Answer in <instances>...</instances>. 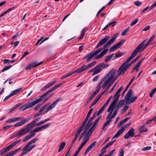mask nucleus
Wrapping results in <instances>:
<instances>
[{
  "label": "nucleus",
  "instance_id": "obj_1",
  "mask_svg": "<svg viewBox=\"0 0 156 156\" xmlns=\"http://www.w3.org/2000/svg\"><path fill=\"white\" fill-rule=\"evenodd\" d=\"M116 69H112L107 74L102 78V81H103V83L102 85V87L105 89L108 85L107 88L105 90L106 91L117 78L118 75L116 74Z\"/></svg>",
  "mask_w": 156,
  "mask_h": 156
},
{
  "label": "nucleus",
  "instance_id": "obj_2",
  "mask_svg": "<svg viewBox=\"0 0 156 156\" xmlns=\"http://www.w3.org/2000/svg\"><path fill=\"white\" fill-rule=\"evenodd\" d=\"M55 89H54V87H53L52 88H51L47 92L43 95H42L40 98H39L37 100L31 102H29L25 104L24 105L20 108L19 110H22L23 111H24L27 109L33 107L35 105L40 102L42 100L44 99V101H46L49 97H48V98L46 97L47 94L53 91Z\"/></svg>",
  "mask_w": 156,
  "mask_h": 156
},
{
  "label": "nucleus",
  "instance_id": "obj_3",
  "mask_svg": "<svg viewBox=\"0 0 156 156\" xmlns=\"http://www.w3.org/2000/svg\"><path fill=\"white\" fill-rule=\"evenodd\" d=\"M119 33L115 34L113 37L110 40H109L103 46V48H99L97 50L91 52L88 54L86 56L83 57V59H87V61L88 62L93 57L99 53L102 50L103 48H108L110 45L115 40V39L118 35Z\"/></svg>",
  "mask_w": 156,
  "mask_h": 156
},
{
  "label": "nucleus",
  "instance_id": "obj_4",
  "mask_svg": "<svg viewBox=\"0 0 156 156\" xmlns=\"http://www.w3.org/2000/svg\"><path fill=\"white\" fill-rule=\"evenodd\" d=\"M138 48H136L132 52L131 55L127 59L119 68V70L117 72L118 73V75L120 76L121 75H123L126 71L128 67L130 65L128 63V62L135 57L138 53L137 51Z\"/></svg>",
  "mask_w": 156,
  "mask_h": 156
},
{
  "label": "nucleus",
  "instance_id": "obj_5",
  "mask_svg": "<svg viewBox=\"0 0 156 156\" xmlns=\"http://www.w3.org/2000/svg\"><path fill=\"white\" fill-rule=\"evenodd\" d=\"M109 66L108 64H105L103 62L95 66L94 69L90 70L89 72L90 73L93 71L92 75H94L100 72L102 69L108 67Z\"/></svg>",
  "mask_w": 156,
  "mask_h": 156
},
{
  "label": "nucleus",
  "instance_id": "obj_6",
  "mask_svg": "<svg viewBox=\"0 0 156 156\" xmlns=\"http://www.w3.org/2000/svg\"><path fill=\"white\" fill-rule=\"evenodd\" d=\"M40 126L37 127L31 131L30 133L24 137L22 141L25 142L33 137L36 134V133L41 131Z\"/></svg>",
  "mask_w": 156,
  "mask_h": 156
},
{
  "label": "nucleus",
  "instance_id": "obj_7",
  "mask_svg": "<svg viewBox=\"0 0 156 156\" xmlns=\"http://www.w3.org/2000/svg\"><path fill=\"white\" fill-rule=\"evenodd\" d=\"M32 129L31 127L28 125L25 126L24 127L21 129L18 132L16 133L18 137H20L24 135L25 134L28 133Z\"/></svg>",
  "mask_w": 156,
  "mask_h": 156
},
{
  "label": "nucleus",
  "instance_id": "obj_8",
  "mask_svg": "<svg viewBox=\"0 0 156 156\" xmlns=\"http://www.w3.org/2000/svg\"><path fill=\"white\" fill-rule=\"evenodd\" d=\"M117 102V99H115V100L113 101L112 103L109 106L108 110V112H110L109 115L107 117L106 119H107L108 118H112V115H111L113 111L114 110V108Z\"/></svg>",
  "mask_w": 156,
  "mask_h": 156
},
{
  "label": "nucleus",
  "instance_id": "obj_9",
  "mask_svg": "<svg viewBox=\"0 0 156 156\" xmlns=\"http://www.w3.org/2000/svg\"><path fill=\"white\" fill-rule=\"evenodd\" d=\"M132 94V90H129L125 98V99L127 103L130 104L133 103L137 98L136 96H135L133 98H130Z\"/></svg>",
  "mask_w": 156,
  "mask_h": 156
},
{
  "label": "nucleus",
  "instance_id": "obj_10",
  "mask_svg": "<svg viewBox=\"0 0 156 156\" xmlns=\"http://www.w3.org/2000/svg\"><path fill=\"white\" fill-rule=\"evenodd\" d=\"M131 124V122H130L129 123H126L125 125L121 127V128L119 129L117 133L115 134L114 136L112 138V140L113 139L115 138H117L124 131L125 129Z\"/></svg>",
  "mask_w": 156,
  "mask_h": 156
},
{
  "label": "nucleus",
  "instance_id": "obj_11",
  "mask_svg": "<svg viewBox=\"0 0 156 156\" xmlns=\"http://www.w3.org/2000/svg\"><path fill=\"white\" fill-rule=\"evenodd\" d=\"M36 145H31L28 143L23 148L22 150L23 151L26 153L30 151L33 148H34Z\"/></svg>",
  "mask_w": 156,
  "mask_h": 156
},
{
  "label": "nucleus",
  "instance_id": "obj_12",
  "mask_svg": "<svg viewBox=\"0 0 156 156\" xmlns=\"http://www.w3.org/2000/svg\"><path fill=\"white\" fill-rule=\"evenodd\" d=\"M90 136L89 135L87 134H86V135L83 138V140H84L83 141L81 144L78 149L80 151L82 149L83 147L85 145L89 140Z\"/></svg>",
  "mask_w": 156,
  "mask_h": 156
},
{
  "label": "nucleus",
  "instance_id": "obj_13",
  "mask_svg": "<svg viewBox=\"0 0 156 156\" xmlns=\"http://www.w3.org/2000/svg\"><path fill=\"white\" fill-rule=\"evenodd\" d=\"M96 63L95 61H94L92 62L87 65H83L81 67H80V70L81 72H82L87 69L91 67L94 65Z\"/></svg>",
  "mask_w": 156,
  "mask_h": 156
},
{
  "label": "nucleus",
  "instance_id": "obj_14",
  "mask_svg": "<svg viewBox=\"0 0 156 156\" xmlns=\"http://www.w3.org/2000/svg\"><path fill=\"white\" fill-rule=\"evenodd\" d=\"M150 43L148 41L144 46V42L141 43L136 48H138L137 49V51L138 52H141L146 47H147L149 44Z\"/></svg>",
  "mask_w": 156,
  "mask_h": 156
},
{
  "label": "nucleus",
  "instance_id": "obj_15",
  "mask_svg": "<svg viewBox=\"0 0 156 156\" xmlns=\"http://www.w3.org/2000/svg\"><path fill=\"white\" fill-rule=\"evenodd\" d=\"M61 97H60L56 99L52 104H51L47 108L46 112H48V111L54 108L57 104V103L61 100Z\"/></svg>",
  "mask_w": 156,
  "mask_h": 156
},
{
  "label": "nucleus",
  "instance_id": "obj_16",
  "mask_svg": "<svg viewBox=\"0 0 156 156\" xmlns=\"http://www.w3.org/2000/svg\"><path fill=\"white\" fill-rule=\"evenodd\" d=\"M134 135V129L133 128L130 129L128 132L126 133L124 136L126 139H128L129 137H133Z\"/></svg>",
  "mask_w": 156,
  "mask_h": 156
},
{
  "label": "nucleus",
  "instance_id": "obj_17",
  "mask_svg": "<svg viewBox=\"0 0 156 156\" xmlns=\"http://www.w3.org/2000/svg\"><path fill=\"white\" fill-rule=\"evenodd\" d=\"M109 38L110 37L109 36H107L102 38L96 47V48H98L101 45L104 44L109 39Z\"/></svg>",
  "mask_w": 156,
  "mask_h": 156
},
{
  "label": "nucleus",
  "instance_id": "obj_18",
  "mask_svg": "<svg viewBox=\"0 0 156 156\" xmlns=\"http://www.w3.org/2000/svg\"><path fill=\"white\" fill-rule=\"evenodd\" d=\"M96 113L97 112H96L89 119L87 123L86 124V125L84 127V129H89L90 126V125H91V124H92V122L91 123V122L94 118L97 115Z\"/></svg>",
  "mask_w": 156,
  "mask_h": 156
},
{
  "label": "nucleus",
  "instance_id": "obj_19",
  "mask_svg": "<svg viewBox=\"0 0 156 156\" xmlns=\"http://www.w3.org/2000/svg\"><path fill=\"white\" fill-rule=\"evenodd\" d=\"M97 144L96 141H94L93 143L91 144L89 147L87 148L84 152V155H86L87 153L90 151L93 148H94Z\"/></svg>",
  "mask_w": 156,
  "mask_h": 156
},
{
  "label": "nucleus",
  "instance_id": "obj_20",
  "mask_svg": "<svg viewBox=\"0 0 156 156\" xmlns=\"http://www.w3.org/2000/svg\"><path fill=\"white\" fill-rule=\"evenodd\" d=\"M97 123L94 122L92 126L90 127L88 129V131L87 134L90 136L92 134V132L95 129L96 125Z\"/></svg>",
  "mask_w": 156,
  "mask_h": 156
},
{
  "label": "nucleus",
  "instance_id": "obj_21",
  "mask_svg": "<svg viewBox=\"0 0 156 156\" xmlns=\"http://www.w3.org/2000/svg\"><path fill=\"white\" fill-rule=\"evenodd\" d=\"M108 49H105L102 51L98 55L95 57L96 59H99L102 58L108 51Z\"/></svg>",
  "mask_w": 156,
  "mask_h": 156
},
{
  "label": "nucleus",
  "instance_id": "obj_22",
  "mask_svg": "<svg viewBox=\"0 0 156 156\" xmlns=\"http://www.w3.org/2000/svg\"><path fill=\"white\" fill-rule=\"evenodd\" d=\"M21 149V148H19L14 151H11L6 154L5 156H13L16 154L17 152L20 151Z\"/></svg>",
  "mask_w": 156,
  "mask_h": 156
},
{
  "label": "nucleus",
  "instance_id": "obj_23",
  "mask_svg": "<svg viewBox=\"0 0 156 156\" xmlns=\"http://www.w3.org/2000/svg\"><path fill=\"white\" fill-rule=\"evenodd\" d=\"M56 82V81L55 80H54L49 83L47 84L44 87L41 89V90L42 91H44L46 89L48 88L51 86H53L54 84Z\"/></svg>",
  "mask_w": 156,
  "mask_h": 156
},
{
  "label": "nucleus",
  "instance_id": "obj_24",
  "mask_svg": "<svg viewBox=\"0 0 156 156\" xmlns=\"http://www.w3.org/2000/svg\"><path fill=\"white\" fill-rule=\"evenodd\" d=\"M85 124L82 123V125L80 126V127L78 129L76 133L75 134V136L77 138L80 135V133L82 130Z\"/></svg>",
  "mask_w": 156,
  "mask_h": 156
},
{
  "label": "nucleus",
  "instance_id": "obj_25",
  "mask_svg": "<svg viewBox=\"0 0 156 156\" xmlns=\"http://www.w3.org/2000/svg\"><path fill=\"white\" fill-rule=\"evenodd\" d=\"M11 149V147L9 145L7 147H6L5 148L2 149L0 151V152L1 153V155H2L5 153L7 152L8 151H9Z\"/></svg>",
  "mask_w": 156,
  "mask_h": 156
},
{
  "label": "nucleus",
  "instance_id": "obj_26",
  "mask_svg": "<svg viewBox=\"0 0 156 156\" xmlns=\"http://www.w3.org/2000/svg\"><path fill=\"white\" fill-rule=\"evenodd\" d=\"M81 72L80 70V68H78V69H76V70H74L68 73L66 75L67 77H68L69 76H70L72 75H73V74L75 73H80Z\"/></svg>",
  "mask_w": 156,
  "mask_h": 156
},
{
  "label": "nucleus",
  "instance_id": "obj_27",
  "mask_svg": "<svg viewBox=\"0 0 156 156\" xmlns=\"http://www.w3.org/2000/svg\"><path fill=\"white\" fill-rule=\"evenodd\" d=\"M23 119V117H18L13 118L9 119L7 121V122H13L16 121H20Z\"/></svg>",
  "mask_w": 156,
  "mask_h": 156
},
{
  "label": "nucleus",
  "instance_id": "obj_28",
  "mask_svg": "<svg viewBox=\"0 0 156 156\" xmlns=\"http://www.w3.org/2000/svg\"><path fill=\"white\" fill-rule=\"evenodd\" d=\"M92 111H93V109L92 108H90V110H89V112H88V113L87 114V116L85 119L83 121L82 123H83L85 124L86 123L88 119L90 117V115L91 113L92 112Z\"/></svg>",
  "mask_w": 156,
  "mask_h": 156
},
{
  "label": "nucleus",
  "instance_id": "obj_29",
  "mask_svg": "<svg viewBox=\"0 0 156 156\" xmlns=\"http://www.w3.org/2000/svg\"><path fill=\"white\" fill-rule=\"evenodd\" d=\"M41 118L40 117L35 119L32 122L29 124L28 125L30 126V127H31V128L32 129L34 127V125L35 123L36 122L39 121Z\"/></svg>",
  "mask_w": 156,
  "mask_h": 156
},
{
  "label": "nucleus",
  "instance_id": "obj_30",
  "mask_svg": "<svg viewBox=\"0 0 156 156\" xmlns=\"http://www.w3.org/2000/svg\"><path fill=\"white\" fill-rule=\"evenodd\" d=\"M21 139L17 140L11 144L9 145L11 148L14 147L17 144L20 143L21 142Z\"/></svg>",
  "mask_w": 156,
  "mask_h": 156
},
{
  "label": "nucleus",
  "instance_id": "obj_31",
  "mask_svg": "<svg viewBox=\"0 0 156 156\" xmlns=\"http://www.w3.org/2000/svg\"><path fill=\"white\" fill-rule=\"evenodd\" d=\"M123 88V87L122 86H121V87H120L114 96V97H116L115 99H117V101H118V98L120 96L119 93L120 92L121 90Z\"/></svg>",
  "mask_w": 156,
  "mask_h": 156
},
{
  "label": "nucleus",
  "instance_id": "obj_32",
  "mask_svg": "<svg viewBox=\"0 0 156 156\" xmlns=\"http://www.w3.org/2000/svg\"><path fill=\"white\" fill-rule=\"evenodd\" d=\"M87 29L86 28H84L81 31V35L80 37L78 38L79 40H81L83 38L84 36L85 31Z\"/></svg>",
  "mask_w": 156,
  "mask_h": 156
},
{
  "label": "nucleus",
  "instance_id": "obj_33",
  "mask_svg": "<svg viewBox=\"0 0 156 156\" xmlns=\"http://www.w3.org/2000/svg\"><path fill=\"white\" fill-rule=\"evenodd\" d=\"M121 107L119 105H118L117 104L115 108L113 113L112 114V118H114L115 117L117 113L118 110L119 109V107Z\"/></svg>",
  "mask_w": 156,
  "mask_h": 156
},
{
  "label": "nucleus",
  "instance_id": "obj_34",
  "mask_svg": "<svg viewBox=\"0 0 156 156\" xmlns=\"http://www.w3.org/2000/svg\"><path fill=\"white\" fill-rule=\"evenodd\" d=\"M21 88H20L16 89L12 91L10 93V94L12 96L16 94L17 93L21 91Z\"/></svg>",
  "mask_w": 156,
  "mask_h": 156
},
{
  "label": "nucleus",
  "instance_id": "obj_35",
  "mask_svg": "<svg viewBox=\"0 0 156 156\" xmlns=\"http://www.w3.org/2000/svg\"><path fill=\"white\" fill-rule=\"evenodd\" d=\"M66 145V143L65 142H62L59 146L58 149V152H60L64 148Z\"/></svg>",
  "mask_w": 156,
  "mask_h": 156
},
{
  "label": "nucleus",
  "instance_id": "obj_36",
  "mask_svg": "<svg viewBox=\"0 0 156 156\" xmlns=\"http://www.w3.org/2000/svg\"><path fill=\"white\" fill-rule=\"evenodd\" d=\"M84 131L83 132L81 135L80 136L79 139V140H80L82 137L83 138L84 137V136L87 134V133L88 131V129H84Z\"/></svg>",
  "mask_w": 156,
  "mask_h": 156
},
{
  "label": "nucleus",
  "instance_id": "obj_37",
  "mask_svg": "<svg viewBox=\"0 0 156 156\" xmlns=\"http://www.w3.org/2000/svg\"><path fill=\"white\" fill-rule=\"evenodd\" d=\"M112 118H108V119L105 123L104 124L103 127L102 128V129L103 130L104 128L110 123L111 121V119Z\"/></svg>",
  "mask_w": 156,
  "mask_h": 156
},
{
  "label": "nucleus",
  "instance_id": "obj_38",
  "mask_svg": "<svg viewBox=\"0 0 156 156\" xmlns=\"http://www.w3.org/2000/svg\"><path fill=\"white\" fill-rule=\"evenodd\" d=\"M129 119V118H126L124 119L123 120L121 121L118 125V127H120L123 123H125Z\"/></svg>",
  "mask_w": 156,
  "mask_h": 156
},
{
  "label": "nucleus",
  "instance_id": "obj_39",
  "mask_svg": "<svg viewBox=\"0 0 156 156\" xmlns=\"http://www.w3.org/2000/svg\"><path fill=\"white\" fill-rule=\"evenodd\" d=\"M24 123L23 120H21V121L18 122L14 125V127H18L19 126H21L23 125Z\"/></svg>",
  "mask_w": 156,
  "mask_h": 156
},
{
  "label": "nucleus",
  "instance_id": "obj_40",
  "mask_svg": "<svg viewBox=\"0 0 156 156\" xmlns=\"http://www.w3.org/2000/svg\"><path fill=\"white\" fill-rule=\"evenodd\" d=\"M42 62H41L39 63H37V62H34L31 63V65L32 66V67H36L41 64L42 63Z\"/></svg>",
  "mask_w": 156,
  "mask_h": 156
},
{
  "label": "nucleus",
  "instance_id": "obj_41",
  "mask_svg": "<svg viewBox=\"0 0 156 156\" xmlns=\"http://www.w3.org/2000/svg\"><path fill=\"white\" fill-rule=\"evenodd\" d=\"M114 55V54L113 53L108 56L105 59V61L106 62H108L111 59L112 57Z\"/></svg>",
  "mask_w": 156,
  "mask_h": 156
},
{
  "label": "nucleus",
  "instance_id": "obj_42",
  "mask_svg": "<svg viewBox=\"0 0 156 156\" xmlns=\"http://www.w3.org/2000/svg\"><path fill=\"white\" fill-rule=\"evenodd\" d=\"M105 107H104L103 105L98 111V112H97L96 115H97L98 116L101 114L104 110Z\"/></svg>",
  "mask_w": 156,
  "mask_h": 156
},
{
  "label": "nucleus",
  "instance_id": "obj_43",
  "mask_svg": "<svg viewBox=\"0 0 156 156\" xmlns=\"http://www.w3.org/2000/svg\"><path fill=\"white\" fill-rule=\"evenodd\" d=\"M123 41H120L115 44V45L118 49L120 47V46L123 44Z\"/></svg>",
  "mask_w": 156,
  "mask_h": 156
},
{
  "label": "nucleus",
  "instance_id": "obj_44",
  "mask_svg": "<svg viewBox=\"0 0 156 156\" xmlns=\"http://www.w3.org/2000/svg\"><path fill=\"white\" fill-rule=\"evenodd\" d=\"M134 79V77L132 78L131 80L130 81L128 85L127 86L126 88L124 90L123 92V94H124L125 93L126 91L127 90L129 86L131 84V83L133 82Z\"/></svg>",
  "mask_w": 156,
  "mask_h": 156
},
{
  "label": "nucleus",
  "instance_id": "obj_45",
  "mask_svg": "<svg viewBox=\"0 0 156 156\" xmlns=\"http://www.w3.org/2000/svg\"><path fill=\"white\" fill-rule=\"evenodd\" d=\"M50 125V124L49 123L45 125H43L42 126H40L41 129L42 130L43 129H46Z\"/></svg>",
  "mask_w": 156,
  "mask_h": 156
},
{
  "label": "nucleus",
  "instance_id": "obj_46",
  "mask_svg": "<svg viewBox=\"0 0 156 156\" xmlns=\"http://www.w3.org/2000/svg\"><path fill=\"white\" fill-rule=\"evenodd\" d=\"M20 106L18 104H17L14 106L12 108L10 109L9 110V113L11 112H12L14 111L18 107Z\"/></svg>",
  "mask_w": 156,
  "mask_h": 156
},
{
  "label": "nucleus",
  "instance_id": "obj_47",
  "mask_svg": "<svg viewBox=\"0 0 156 156\" xmlns=\"http://www.w3.org/2000/svg\"><path fill=\"white\" fill-rule=\"evenodd\" d=\"M130 27H128L127 28H126V29L124 30L122 32L121 34V35L122 36H124L126 34V33H127Z\"/></svg>",
  "mask_w": 156,
  "mask_h": 156
},
{
  "label": "nucleus",
  "instance_id": "obj_48",
  "mask_svg": "<svg viewBox=\"0 0 156 156\" xmlns=\"http://www.w3.org/2000/svg\"><path fill=\"white\" fill-rule=\"evenodd\" d=\"M115 140H113L110 141L109 143L107 144L105 146H104L105 148L107 149L110 146L112 145L113 143L115 142Z\"/></svg>",
  "mask_w": 156,
  "mask_h": 156
},
{
  "label": "nucleus",
  "instance_id": "obj_49",
  "mask_svg": "<svg viewBox=\"0 0 156 156\" xmlns=\"http://www.w3.org/2000/svg\"><path fill=\"white\" fill-rule=\"evenodd\" d=\"M156 91V88L151 90L149 93L150 97L151 98H152L153 97V94L155 93Z\"/></svg>",
  "mask_w": 156,
  "mask_h": 156
},
{
  "label": "nucleus",
  "instance_id": "obj_50",
  "mask_svg": "<svg viewBox=\"0 0 156 156\" xmlns=\"http://www.w3.org/2000/svg\"><path fill=\"white\" fill-rule=\"evenodd\" d=\"M129 106H125L121 111L120 113L121 114H123L127 110Z\"/></svg>",
  "mask_w": 156,
  "mask_h": 156
},
{
  "label": "nucleus",
  "instance_id": "obj_51",
  "mask_svg": "<svg viewBox=\"0 0 156 156\" xmlns=\"http://www.w3.org/2000/svg\"><path fill=\"white\" fill-rule=\"evenodd\" d=\"M12 67V66L9 65V66H5L2 70V72H3L6 71L10 69Z\"/></svg>",
  "mask_w": 156,
  "mask_h": 156
},
{
  "label": "nucleus",
  "instance_id": "obj_52",
  "mask_svg": "<svg viewBox=\"0 0 156 156\" xmlns=\"http://www.w3.org/2000/svg\"><path fill=\"white\" fill-rule=\"evenodd\" d=\"M138 19H136L132 21L130 24V26H132L133 25L135 24L138 22Z\"/></svg>",
  "mask_w": 156,
  "mask_h": 156
},
{
  "label": "nucleus",
  "instance_id": "obj_53",
  "mask_svg": "<svg viewBox=\"0 0 156 156\" xmlns=\"http://www.w3.org/2000/svg\"><path fill=\"white\" fill-rule=\"evenodd\" d=\"M144 59V58H143L141 60H140L136 64L135 66L138 68H139L142 62L143 61Z\"/></svg>",
  "mask_w": 156,
  "mask_h": 156
},
{
  "label": "nucleus",
  "instance_id": "obj_54",
  "mask_svg": "<svg viewBox=\"0 0 156 156\" xmlns=\"http://www.w3.org/2000/svg\"><path fill=\"white\" fill-rule=\"evenodd\" d=\"M124 153V150L123 148L121 149L118 156H123Z\"/></svg>",
  "mask_w": 156,
  "mask_h": 156
},
{
  "label": "nucleus",
  "instance_id": "obj_55",
  "mask_svg": "<svg viewBox=\"0 0 156 156\" xmlns=\"http://www.w3.org/2000/svg\"><path fill=\"white\" fill-rule=\"evenodd\" d=\"M115 149H113L109 152L108 154H105L104 156H111L114 152Z\"/></svg>",
  "mask_w": 156,
  "mask_h": 156
},
{
  "label": "nucleus",
  "instance_id": "obj_56",
  "mask_svg": "<svg viewBox=\"0 0 156 156\" xmlns=\"http://www.w3.org/2000/svg\"><path fill=\"white\" fill-rule=\"evenodd\" d=\"M38 140V138H36L33 139L32 140H31V141H30L28 143H30L31 145L33 143H34L36 142Z\"/></svg>",
  "mask_w": 156,
  "mask_h": 156
},
{
  "label": "nucleus",
  "instance_id": "obj_57",
  "mask_svg": "<svg viewBox=\"0 0 156 156\" xmlns=\"http://www.w3.org/2000/svg\"><path fill=\"white\" fill-rule=\"evenodd\" d=\"M117 48L115 45L112 46L110 49L109 51H114L117 49Z\"/></svg>",
  "mask_w": 156,
  "mask_h": 156
},
{
  "label": "nucleus",
  "instance_id": "obj_58",
  "mask_svg": "<svg viewBox=\"0 0 156 156\" xmlns=\"http://www.w3.org/2000/svg\"><path fill=\"white\" fill-rule=\"evenodd\" d=\"M124 104V100H121L118 103V104L121 107Z\"/></svg>",
  "mask_w": 156,
  "mask_h": 156
},
{
  "label": "nucleus",
  "instance_id": "obj_59",
  "mask_svg": "<svg viewBox=\"0 0 156 156\" xmlns=\"http://www.w3.org/2000/svg\"><path fill=\"white\" fill-rule=\"evenodd\" d=\"M98 99H95L94 101L93 102V103H92L90 107V108L91 107L93 106L97 103L98 101Z\"/></svg>",
  "mask_w": 156,
  "mask_h": 156
},
{
  "label": "nucleus",
  "instance_id": "obj_60",
  "mask_svg": "<svg viewBox=\"0 0 156 156\" xmlns=\"http://www.w3.org/2000/svg\"><path fill=\"white\" fill-rule=\"evenodd\" d=\"M112 97V96H111L108 98V99L107 100L106 103L104 105V107H106L107 105L108 104L109 101L111 99Z\"/></svg>",
  "mask_w": 156,
  "mask_h": 156
},
{
  "label": "nucleus",
  "instance_id": "obj_61",
  "mask_svg": "<svg viewBox=\"0 0 156 156\" xmlns=\"http://www.w3.org/2000/svg\"><path fill=\"white\" fill-rule=\"evenodd\" d=\"M151 147H150V146L146 147H145L143 148L142 149V150L143 151H146L149 150L151 149Z\"/></svg>",
  "mask_w": 156,
  "mask_h": 156
},
{
  "label": "nucleus",
  "instance_id": "obj_62",
  "mask_svg": "<svg viewBox=\"0 0 156 156\" xmlns=\"http://www.w3.org/2000/svg\"><path fill=\"white\" fill-rule=\"evenodd\" d=\"M103 81H102V79L101 80V82L99 83L98 85L97 86V90H99L101 88V84L102 83Z\"/></svg>",
  "mask_w": 156,
  "mask_h": 156
},
{
  "label": "nucleus",
  "instance_id": "obj_63",
  "mask_svg": "<svg viewBox=\"0 0 156 156\" xmlns=\"http://www.w3.org/2000/svg\"><path fill=\"white\" fill-rule=\"evenodd\" d=\"M100 76L99 75L97 76L94 77L92 81L93 82L96 81L99 78Z\"/></svg>",
  "mask_w": 156,
  "mask_h": 156
},
{
  "label": "nucleus",
  "instance_id": "obj_64",
  "mask_svg": "<svg viewBox=\"0 0 156 156\" xmlns=\"http://www.w3.org/2000/svg\"><path fill=\"white\" fill-rule=\"evenodd\" d=\"M47 105H45L43 107L39 110V112H42L44 111L45 109L47 108Z\"/></svg>",
  "mask_w": 156,
  "mask_h": 156
}]
</instances>
